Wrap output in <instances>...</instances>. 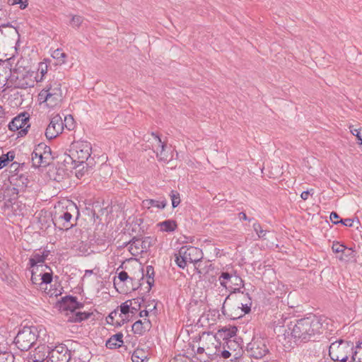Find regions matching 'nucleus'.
I'll list each match as a JSON object with an SVG mask.
<instances>
[{"mask_svg":"<svg viewBox=\"0 0 362 362\" xmlns=\"http://www.w3.org/2000/svg\"><path fill=\"white\" fill-rule=\"evenodd\" d=\"M313 191L314 189H311L310 190L303 191L300 194L301 198L303 200H307L308 199L309 195L313 194Z\"/></svg>","mask_w":362,"mask_h":362,"instance_id":"3c124183","label":"nucleus"},{"mask_svg":"<svg viewBox=\"0 0 362 362\" xmlns=\"http://www.w3.org/2000/svg\"><path fill=\"white\" fill-rule=\"evenodd\" d=\"M47 358V362H69L71 351L65 345L59 344L49 352Z\"/></svg>","mask_w":362,"mask_h":362,"instance_id":"f8f14e48","label":"nucleus"},{"mask_svg":"<svg viewBox=\"0 0 362 362\" xmlns=\"http://www.w3.org/2000/svg\"><path fill=\"white\" fill-rule=\"evenodd\" d=\"M351 354V359L350 362H362V349L353 347Z\"/></svg>","mask_w":362,"mask_h":362,"instance_id":"c85d7f7f","label":"nucleus"},{"mask_svg":"<svg viewBox=\"0 0 362 362\" xmlns=\"http://www.w3.org/2000/svg\"><path fill=\"white\" fill-rule=\"evenodd\" d=\"M30 127L29 115L23 112L14 117L8 124V129L15 132L19 130L18 136H23L28 133Z\"/></svg>","mask_w":362,"mask_h":362,"instance_id":"9b49d317","label":"nucleus"},{"mask_svg":"<svg viewBox=\"0 0 362 362\" xmlns=\"http://www.w3.org/2000/svg\"><path fill=\"white\" fill-rule=\"evenodd\" d=\"M167 205L165 199L162 200H156L153 199H145L142 202V206L144 208L149 209L151 207H156L159 209H163Z\"/></svg>","mask_w":362,"mask_h":362,"instance_id":"a211bd4d","label":"nucleus"},{"mask_svg":"<svg viewBox=\"0 0 362 362\" xmlns=\"http://www.w3.org/2000/svg\"><path fill=\"white\" fill-rule=\"evenodd\" d=\"M175 262L177 265L182 269H184L187 266V263L188 262L187 259L183 256V255H180L178 253L177 255L175 256Z\"/></svg>","mask_w":362,"mask_h":362,"instance_id":"72a5a7b5","label":"nucleus"},{"mask_svg":"<svg viewBox=\"0 0 362 362\" xmlns=\"http://www.w3.org/2000/svg\"><path fill=\"white\" fill-rule=\"evenodd\" d=\"M46 98L47 99V106L54 107L57 106L62 100V90L61 83L58 81H52L47 86Z\"/></svg>","mask_w":362,"mask_h":362,"instance_id":"1a4fd4ad","label":"nucleus"},{"mask_svg":"<svg viewBox=\"0 0 362 362\" xmlns=\"http://www.w3.org/2000/svg\"><path fill=\"white\" fill-rule=\"evenodd\" d=\"M146 276L147 277V284L149 286L148 289L150 290L154 284V268L153 267L148 265L146 267Z\"/></svg>","mask_w":362,"mask_h":362,"instance_id":"bb28decb","label":"nucleus"},{"mask_svg":"<svg viewBox=\"0 0 362 362\" xmlns=\"http://www.w3.org/2000/svg\"><path fill=\"white\" fill-rule=\"evenodd\" d=\"M141 240L139 238L134 237L126 244V245H129V251L133 255H137L139 254L144 252V250H142L141 246Z\"/></svg>","mask_w":362,"mask_h":362,"instance_id":"6ab92c4d","label":"nucleus"},{"mask_svg":"<svg viewBox=\"0 0 362 362\" xmlns=\"http://www.w3.org/2000/svg\"><path fill=\"white\" fill-rule=\"evenodd\" d=\"M218 280L221 286L233 289V293L240 292V286H244L243 281L239 276L228 272H221Z\"/></svg>","mask_w":362,"mask_h":362,"instance_id":"6e6552de","label":"nucleus"},{"mask_svg":"<svg viewBox=\"0 0 362 362\" xmlns=\"http://www.w3.org/2000/svg\"><path fill=\"white\" fill-rule=\"evenodd\" d=\"M246 296L248 298V301L247 303H245V304H243V303L241 304L242 311L244 313V314H247L250 312L251 305H252L251 298L249 297L248 293H247Z\"/></svg>","mask_w":362,"mask_h":362,"instance_id":"79ce46f5","label":"nucleus"},{"mask_svg":"<svg viewBox=\"0 0 362 362\" xmlns=\"http://www.w3.org/2000/svg\"><path fill=\"white\" fill-rule=\"evenodd\" d=\"M64 125L69 129L71 130L74 128V118L71 115L66 116L64 118Z\"/></svg>","mask_w":362,"mask_h":362,"instance_id":"ea45409f","label":"nucleus"},{"mask_svg":"<svg viewBox=\"0 0 362 362\" xmlns=\"http://www.w3.org/2000/svg\"><path fill=\"white\" fill-rule=\"evenodd\" d=\"M156 243V239L150 236L144 237L141 242V246L144 252H147Z\"/></svg>","mask_w":362,"mask_h":362,"instance_id":"b1692460","label":"nucleus"},{"mask_svg":"<svg viewBox=\"0 0 362 362\" xmlns=\"http://www.w3.org/2000/svg\"><path fill=\"white\" fill-rule=\"evenodd\" d=\"M37 329L35 327H24L19 330L14 342L21 351L29 350L35 343L37 339Z\"/></svg>","mask_w":362,"mask_h":362,"instance_id":"7ed1b4c3","label":"nucleus"},{"mask_svg":"<svg viewBox=\"0 0 362 362\" xmlns=\"http://www.w3.org/2000/svg\"><path fill=\"white\" fill-rule=\"evenodd\" d=\"M141 320L136 321L132 325V331L134 334L141 335L147 329Z\"/></svg>","mask_w":362,"mask_h":362,"instance_id":"393cba45","label":"nucleus"},{"mask_svg":"<svg viewBox=\"0 0 362 362\" xmlns=\"http://www.w3.org/2000/svg\"><path fill=\"white\" fill-rule=\"evenodd\" d=\"M246 351L251 358L256 359L263 358L269 353L267 340L262 337H253L247 344Z\"/></svg>","mask_w":362,"mask_h":362,"instance_id":"0eeeda50","label":"nucleus"},{"mask_svg":"<svg viewBox=\"0 0 362 362\" xmlns=\"http://www.w3.org/2000/svg\"><path fill=\"white\" fill-rule=\"evenodd\" d=\"M254 230L257 233L259 238H265L267 231L263 230L259 223H253Z\"/></svg>","mask_w":362,"mask_h":362,"instance_id":"e433bc0d","label":"nucleus"},{"mask_svg":"<svg viewBox=\"0 0 362 362\" xmlns=\"http://www.w3.org/2000/svg\"><path fill=\"white\" fill-rule=\"evenodd\" d=\"M339 216L337 212L332 211L330 214V220L332 221L334 224H338L339 223Z\"/></svg>","mask_w":362,"mask_h":362,"instance_id":"09e8293b","label":"nucleus"},{"mask_svg":"<svg viewBox=\"0 0 362 362\" xmlns=\"http://www.w3.org/2000/svg\"><path fill=\"white\" fill-rule=\"evenodd\" d=\"M109 315L110 318H116L117 316L121 317V313H119L117 310H115L112 312H111Z\"/></svg>","mask_w":362,"mask_h":362,"instance_id":"bf43d9fd","label":"nucleus"},{"mask_svg":"<svg viewBox=\"0 0 362 362\" xmlns=\"http://www.w3.org/2000/svg\"><path fill=\"white\" fill-rule=\"evenodd\" d=\"M332 250L335 253H339L344 252L346 249V247L343 245L339 244V243H333Z\"/></svg>","mask_w":362,"mask_h":362,"instance_id":"a18cd8bd","label":"nucleus"},{"mask_svg":"<svg viewBox=\"0 0 362 362\" xmlns=\"http://www.w3.org/2000/svg\"><path fill=\"white\" fill-rule=\"evenodd\" d=\"M59 304L60 309L70 311V313L68 314V322H81L88 319L93 315V313L90 312L76 311L83 308V303L78 302L77 298L75 296L62 297L59 301Z\"/></svg>","mask_w":362,"mask_h":362,"instance_id":"f03ea898","label":"nucleus"},{"mask_svg":"<svg viewBox=\"0 0 362 362\" xmlns=\"http://www.w3.org/2000/svg\"><path fill=\"white\" fill-rule=\"evenodd\" d=\"M355 347L358 349H362V341H358V343L356 344V346Z\"/></svg>","mask_w":362,"mask_h":362,"instance_id":"774afa93","label":"nucleus"},{"mask_svg":"<svg viewBox=\"0 0 362 362\" xmlns=\"http://www.w3.org/2000/svg\"><path fill=\"white\" fill-rule=\"evenodd\" d=\"M283 332L278 334L279 341L282 343H291L293 340L297 344L315 341L322 333V323L316 317L301 318L296 322H291Z\"/></svg>","mask_w":362,"mask_h":362,"instance_id":"f257e3e1","label":"nucleus"},{"mask_svg":"<svg viewBox=\"0 0 362 362\" xmlns=\"http://www.w3.org/2000/svg\"><path fill=\"white\" fill-rule=\"evenodd\" d=\"M40 159H42V158H40V157L31 158L33 166L35 168L46 167L47 163H45V161H44V162L40 161Z\"/></svg>","mask_w":362,"mask_h":362,"instance_id":"37998d69","label":"nucleus"},{"mask_svg":"<svg viewBox=\"0 0 362 362\" xmlns=\"http://www.w3.org/2000/svg\"><path fill=\"white\" fill-rule=\"evenodd\" d=\"M133 305L132 300H128L125 301L124 303H122L119 306L120 313L121 315H127L129 312H131L130 307Z\"/></svg>","mask_w":362,"mask_h":362,"instance_id":"7c9ffc66","label":"nucleus"},{"mask_svg":"<svg viewBox=\"0 0 362 362\" xmlns=\"http://www.w3.org/2000/svg\"><path fill=\"white\" fill-rule=\"evenodd\" d=\"M36 150L42 152L44 156V158L49 159L51 160L52 157L51 156V148L43 143H40L36 147Z\"/></svg>","mask_w":362,"mask_h":362,"instance_id":"4be33fe9","label":"nucleus"},{"mask_svg":"<svg viewBox=\"0 0 362 362\" xmlns=\"http://www.w3.org/2000/svg\"><path fill=\"white\" fill-rule=\"evenodd\" d=\"M148 315V312L146 310H141L139 313V316L141 317H147Z\"/></svg>","mask_w":362,"mask_h":362,"instance_id":"e2e57ef3","label":"nucleus"},{"mask_svg":"<svg viewBox=\"0 0 362 362\" xmlns=\"http://www.w3.org/2000/svg\"><path fill=\"white\" fill-rule=\"evenodd\" d=\"M153 141L151 142L152 149L156 153V157L159 160L168 161L169 157L165 151L166 144L161 141L160 136L154 132L151 133Z\"/></svg>","mask_w":362,"mask_h":362,"instance_id":"4468645a","label":"nucleus"},{"mask_svg":"<svg viewBox=\"0 0 362 362\" xmlns=\"http://www.w3.org/2000/svg\"><path fill=\"white\" fill-rule=\"evenodd\" d=\"M40 158H42V159H40V161H42V162L45 161V163H47V165H48L49 164L50 160H49V159H46V160H45V158H44V156H43V154H42V155L40 156Z\"/></svg>","mask_w":362,"mask_h":362,"instance_id":"0e129e2a","label":"nucleus"},{"mask_svg":"<svg viewBox=\"0 0 362 362\" xmlns=\"http://www.w3.org/2000/svg\"><path fill=\"white\" fill-rule=\"evenodd\" d=\"M170 198L172 201V206L173 208L177 207L180 203V194L177 192L173 190L170 193Z\"/></svg>","mask_w":362,"mask_h":362,"instance_id":"f704fd0d","label":"nucleus"},{"mask_svg":"<svg viewBox=\"0 0 362 362\" xmlns=\"http://www.w3.org/2000/svg\"><path fill=\"white\" fill-rule=\"evenodd\" d=\"M28 0H20L21 3H18V4L20 5V8L21 9H25L28 5Z\"/></svg>","mask_w":362,"mask_h":362,"instance_id":"13d9d810","label":"nucleus"},{"mask_svg":"<svg viewBox=\"0 0 362 362\" xmlns=\"http://www.w3.org/2000/svg\"><path fill=\"white\" fill-rule=\"evenodd\" d=\"M21 164L17 162H13L9 166V173L11 175L17 173L16 172L18 170Z\"/></svg>","mask_w":362,"mask_h":362,"instance_id":"de8ad7c7","label":"nucleus"},{"mask_svg":"<svg viewBox=\"0 0 362 362\" xmlns=\"http://www.w3.org/2000/svg\"><path fill=\"white\" fill-rule=\"evenodd\" d=\"M339 223L345 226L351 227L353 226L354 220L351 218L340 219Z\"/></svg>","mask_w":362,"mask_h":362,"instance_id":"8fccbe9b","label":"nucleus"},{"mask_svg":"<svg viewBox=\"0 0 362 362\" xmlns=\"http://www.w3.org/2000/svg\"><path fill=\"white\" fill-rule=\"evenodd\" d=\"M118 278L121 281H125L129 279V276L127 272L124 271H122L118 274Z\"/></svg>","mask_w":362,"mask_h":362,"instance_id":"603ef678","label":"nucleus"},{"mask_svg":"<svg viewBox=\"0 0 362 362\" xmlns=\"http://www.w3.org/2000/svg\"><path fill=\"white\" fill-rule=\"evenodd\" d=\"M41 155H42V152L36 150V148H35L32 153V158H35V157L37 158V157H40Z\"/></svg>","mask_w":362,"mask_h":362,"instance_id":"052dcab7","label":"nucleus"},{"mask_svg":"<svg viewBox=\"0 0 362 362\" xmlns=\"http://www.w3.org/2000/svg\"><path fill=\"white\" fill-rule=\"evenodd\" d=\"M63 163H64V166L67 168H79L77 165L78 163H76V160L73 158L72 153H69L68 155H64Z\"/></svg>","mask_w":362,"mask_h":362,"instance_id":"412c9836","label":"nucleus"},{"mask_svg":"<svg viewBox=\"0 0 362 362\" xmlns=\"http://www.w3.org/2000/svg\"><path fill=\"white\" fill-rule=\"evenodd\" d=\"M52 281V272H41V282L40 286L42 284H47Z\"/></svg>","mask_w":362,"mask_h":362,"instance_id":"c9c22d12","label":"nucleus"},{"mask_svg":"<svg viewBox=\"0 0 362 362\" xmlns=\"http://www.w3.org/2000/svg\"><path fill=\"white\" fill-rule=\"evenodd\" d=\"M352 350V343L343 339H339L330 344L329 348V355L332 361L347 362Z\"/></svg>","mask_w":362,"mask_h":362,"instance_id":"20e7f679","label":"nucleus"},{"mask_svg":"<svg viewBox=\"0 0 362 362\" xmlns=\"http://www.w3.org/2000/svg\"><path fill=\"white\" fill-rule=\"evenodd\" d=\"M204 352V347H199L197 349V354H203Z\"/></svg>","mask_w":362,"mask_h":362,"instance_id":"69168bd1","label":"nucleus"},{"mask_svg":"<svg viewBox=\"0 0 362 362\" xmlns=\"http://www.w3.org/2000/svg\"><path fill=\"white\" fill-rule=\"evenodd\" d=\"M123 344V334L118 332L111 336L107 341L105 346L110 349H117Z\"/></svg>","mask_w":362,"mask_h":362,"instance_id":"dca6fc26","label":"nucleus"},{"mask_svg":"<svg viewBox=\"0 0 362 362\" xmlns=\"http://www.w3.org/2000/svg\"><path fill=\"white\" fill-rule=\"evenodd\" d=\"M133 305L130 307L131 313L134 314L137 312L138 310L140 309L141 307V300L139 298H133L132 300Z\"/></svg>","mask_w":362,"mask_h":362,"instance_id":"a19ab883","label":"nucleus"},{"mask_svg":"<svg viewBox=\"0 0 362 362\" xmlns=\"http://www.w3.org/2000/svg\"><path fill=\"white\" fill-rule=\"evenodd\" d=\"M44 361H45L44 357L39 358H35V359H32V360H28V362H44Z\"/></svg>","mask_w":362,"mask_h":362,"instance_id":"680f3d73","label":"nucleus"},{"mask_svg":"<svg viewBox=\"0 0 362 362\" xmlns=\"http://www.w3.org/2000/svg\"><path fill=\"white\" fill-rule=\"evenodd\" d=\"M115 319V318H113V317L110 318V315H108L106 318V321L108 324L115 325L117 327L122 326V325H123L125 321L124 319H122L119 322L117 321L116 322H115V321H114Z\"/></svg>","mask_w":362,"mask_h":362,"instance_id":"49530a36","label":"nucleus"},{"mask_svg":"<svg viewBox=\"0 0 362 362\" xmlns=\"http://www.w3.org/2000/svg\"><path fill=\"white\" fill-rule=\"evenodd\" d=\"M83 18L80 16H73L70 23L72 27L78 28L83 23Z\"/></svg>","mask_w":362,"mask_h":362,"instance_id":"58836bf2","label":"nucleus"},{"mask_svg":"<svg viewBox=\"0 0 362 362\" xmlns=\"http://www.w3.org/2000/svg\"><path fill=\"white\" fill-rule=\"evenodd\" d=\"M351 132L356 137L357 143L362 145V136L360 133V129H354L353 127H350Z\"/></svg>","mask_w":362,"mask_h":362,"instance_id":"c03bdc74","label":"nucleus"},{"mask_svg":"<svg viewBox=\"0 0 362 362\" xmlns=\"http://www.w3.org/2000/svg\"><path fill=\"white\" fill-rule=\"evenodd\" d=\"M73 214H76V219H77L80 215L76 205L74 203H71L68 206H66V211H63L62 214H59L57 218L55 217L56 221H57L59 224L62 223V228L66 230L69 229L76 224V223L71 222Z\"/></svg>","mask_w":362,"mask_h":362,"instance_id":"9d476101","label":"nucleus"},{"mask_svg":"<svg viewBox=\"0 0 362 362\" xmlns=\"http://www.w3.org/2000/svg\"><path fill=\"white\" fill-rule=\"evenodd\" d=\"M0 362H15V356L11 352H0Z\"/></svg>","mask_w":362,"mask_h":362,"instance_id":"c756f323","label":"nucleus"},{"mask_svg":"<svg viewBox=\"0 0 362 362\" xmlns=\"http://www.w3.org/2000/svg\"><path fill=\"white\" fill-rule=\"evenodd\" d=\"M158 226L160 228V230L169 233L175 231L177 225L175 220L168 219L158 223Z\"/></svg>","mask_w":362,"mask_h":362,"instance_id":"aec40b11","label":"nucleus"},{"mask_svg":"<svg viewBox=\"0 0 362 362\" xmlns=\"http://www.w3.org/2000/svg\"><path fill=\"white\" fill-rule=\"evenodd\" d=\"M91 151V144L85 141L74 142L69 149V153H72L73 158L76 160L78 167L83 165V163L88 162Z\"/></svg>","mask_w":362,"mask_h":362,"instance_id":"39448f33","label":"nucleus"},{"mask_svg":"<svg viewBox=\"0 0 362 362\" xmlns=\"http://www.w3.org/2000/svg\"><path fill=\"white\" fill-rule=\"evenodd\" d=\"M46 88L42 89L38 95V97L40 100H43V102H45L47 104V99L46 98Z\"/></svg>","mask_w":362,"mask_h":362,"instance_id":"864d4df0","label":"nucleus"},{"mask_svg":"<svg viewBox=\"0 0 362 362\" xmlns=\"http://www.w3.org/2000/svg\"><path fill=\"white\" fill-rule=\"evenodd\" d=\"M9 180L11 183H13L14 185L19 187H25L29 182L28 179L25 175L18 173L10 175Z\"/></svg>","mask_w":362,"mask_h":362,"instance_id":"f3484780","label":"nucleus"},{"mask_svg":"<svg viewBox=\"0 0 362 362\" xmlns=\"http://www.w3.org/2000/svg\"><path fill=\"white\" fill-rule=\"evenodd\" d=\"M39 270V267H37L35 269H33L32 275H31V281L34 284L40 285L41 282V273L37 274V272Z\"/></svg>","mask_w":362,"mask_h":362,"instance_id":"2f4dec72","label":"nucleus"},{"mask_svg":"<svg viewBox=\"0 0 362 362\" xmlns=\"http://www.w3.org/2000/svg\"><path fill=\"white\" fill-rule=\"evenodd\" d=\"M52 57L54 59L62 60V63H64V59L66 57V54L63 52L61 49H57L53 52Z\"/></svg>","mask_w":362,"mask_h":362,"instance_id":"4c0bfd02","label":"nucleus"},{"mask_svg":"<svg viewBox=\"0 0 362 362\" xmlns=\"http://www.w3.org/2000/svg\"><path fill=\"white\" fill-rule=\"evenodd\" d=\"M49 251L44 250L42 254L33 253L29 259V265L30 268L35 269L37 267L42 268L43 267H47L46 265H43L46 258L49 255Z\"/></svg>","mask_w":362,"mask_h":362,"instance_id":"2eb2a0df","label":"nucleus"},{"mask_svg":"<svg viewBox=\"0 0 362 362\" xmlns=\"http://www.w3.org/2000/svg\"><path fill=\"white\" fill-rule=\"evenodd\" d=\"M132 358L133 362H144L145 361H147V358L144 356L143 350L139 349L134 351Z\"/></svg>","mask_w":362,"mask_h":362,"instance_id":"cd10ccee","label":"nucleus"},{"mask_svg":"<svg viewBox=\"0 0 362 362\" xmlns=\"http://www.w3.org/2000/svg\"><path fill=\"white\" fill-rule=\"evenodd\" d=\"M179 254L183 255L188 262L194 263V269L197 273L202 274L206 272L202 267V259L203 258L202 250L193 246H183L180 249Z\"/></svg>","mask_w":362,"mask_h":362,"instance_id":"423d86ee","label":"nucleus"},{"mask_svg":"<svg viewBox=\"0 0 362 362\" xmlns=\"http://www.w3.org/2000/svg\"><path fill=\"white\" fill-rule=\"evenodd\" d=\"M1 28L13 27L10 23H4L0 25Z\"/></svg>","mask_w":362,"mask_h":362,"instance_id":"338daca9","label":"nucleus"},{"mask_svg":"<svg viewBox=\"0 0 362 362\" xmlns=\"http://www.w3.org/2000/svg\"><path fill=\"white\" fill-rule=\"evenodd\" d=\"M238 216L240 220H245V221L248 220L249 221H251L252 220H253V218H248L246 214L244 212L239 213Z\"/></svg>","mask_w":362,"mask_h":362,"instance_id":"4d7b16f0","label":"nucleus"},{"mask_svg":"<svg viewBox=\"0 0 362 362\" xmlns=\"http://www.w3.org/2000/svg\"><path fill=\"white\" fill-rule=\"evenodd\" d=\"M231 354L228 350H223L221 352L220 356L223 358H228L230 356Z\"/></svg>","mask_w":362,"mask_h":362,"instance_id":"6e6d98bb","label":"nucleus"},{"mask_svg":"<svg viewBox=\"0 0 362 362\" xmlns=\"http://www.w3.org/2000/svg\"><path fill=\"white\" fill-rule=\"evenodd\" d=\"M90 162L83 163V165H81L76 170L75 175L78 178H81L88 171V169L91 168Z\"/></svg>","mask_w":362,"mask_h":362,"instance_id":"a878e982","label":"nucleus"},{"mask_svg":"<svg viewBox=\"0 0 362 362\" xmlns=\"http://www.w3.org/2000/svg\"><path fill=\"white\" fill-rule=\"evenodd\" d=\"M64 129V122L59 115L53 116L45 130V136L48 139L56 138L62 132Z\"/></svg>","mask_w":362,"mask_h":362,"instance_id":"ddd939ff","label":"nucleus"},{"mask_svg":"<svg viewBox=\"0 0 362 362\" xmlns=\"http://www.w3.org/2000/svg\"><path fill=\"white\" fill-rule=\"evenodd\" d=\"M236 332H237V328L235 327H233L231 329L228 330L226 336L229 338H231V337L235 336Z\"/></svg>","mask_w":362,"mask_h":362,"instance_id":"5fc2aeb1","label":"nucleus"},{"mask_svg":"<svg viewBox=\"0 0 362 362\" xmlns=\"http://www.w3.org/2000/svg\"><path fill=\"white\" fill-rule=\"evenodd\" d=\"M15 158L14 152L9 151L6 154H2L0 156V169L5 167L9 161H12Z\"/></svg>","mask_w":362,"mask_h":362,"instance_id":"5701e85b","label":"nucleus"},{"mask_svg":"<svg viewBox=\"0 0 362 362\" xmlns=\"http://www.w3.org/2000/svg\"><path fill=\"white\" fill-rule=\"evenodd\" d=\"M37 71H38V74H37V78H39V74H40V77L37 81H41L43 80L45 74L47 72V65L45 63H40Z\"/></svg>","mask_w":362,"mask_h":362,"instance_id":"473e14b6","label":"nucleus"}]
</instances>
